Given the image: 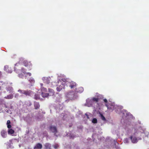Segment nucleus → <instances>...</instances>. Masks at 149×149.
I'll return each instance as SVG.
<instances>
[{
	"label": "nucleus",
	"mask_w": 149,
	"mask_h": 149,
	"mask_svg": "<svg viewBox=\"0 0 149 149\" xmlns=\"http://www.w3.org/2000/svg\"><path fill=\"white\" fill-rule=\"evenodd\" d=\"M49 129L51 131L54 133V135L55 136H58L56 134V133L57 132L56 127L53 125H51L49 127Z\"/></svg>",
	"instance_id": "obj_11"
},
{
	"label": "nucleus",
	"mask_w": 149,
	"mask_h": 149,
	"mask_svg": "<svg viewBox=\"0 0 149 149\" xmlns=\"http://www.w3.org/2000/svg\"><path fill=\"white\" fill-rule=\"evenodd\" d=\"M89 113H85V115L86 116L87 118L88 119L89 118V117H88V114H89Z\"/></svg>",
	"instance_id": "obj_38"
},
{
	"label": "nucleus",
	"mask_w": 149,
	"mask_h": 149,
	"mask_svg": "<svg viewBox=\"0 0 149 149\" xmlns=\"http://www.w3.org/2000/svg\"><path fill=\"white\" fill-rule=\"evenodd\" d=\"M18 96H19L18 94H16L15 95V97H18Z\"/></svg>",
	"instance_id": "obj_41"
},
{
	"label": "nucleus",
	"mask_w": 149,
	"mask_h": 149,
	"mask_svg": "<svg viewBox=\"0 0 149 149\" xmlns=\"http://www.w3.org/2000/svg\"><path fill=\"white\" fill-rule=\"evenodd\" d=\"M106 106L107 108L108 109L109 111L115 110V111L117 113H122L123 114L122 118L123 120V122L127 124H130V119H134V118L133 117L132 115L130 113L128 112L125 110H123L121 111V110L123 107L122 106L116 105L114 102L111 103L110 107L107 104H106Z\"/></svg>",
	"instance_id": "obj_1"
},
{
	"label": "nucleus",
	"mask_w": 149,
	"mask_h": 149,
	"mask_svg": "<svg viewBox=\"0 0 149 149\" xmlns=\"http://www.w3.org/2000/svg\"><path fill=\"white\" fill-rule=\"evenodd\" d=\"M41 91V93H45L47 91V88L44 87H42L40 88Z\"/></svg>",
	"instance_id": "obj_28"
},
{
	"label": "nucleus",
	"mask_w": 149,
	"mask_h": 149,
	"mask_svg": "<svg viewBox=\"0 0 149 149\" xmlns=\"http://www.w3.org/2000/svg\"><path fill=\"white\" fill-rule=\"evenodd\" d=\"M82 126H80V128H81V129H82Z\"/></svg>",
	"instance_id": "obj_49"
},
{
	"label": "nucleus",
	"mask_w": 149,
	"mask_h": 149,
	"mask_svg": "<svg viewBox=\"0 0 149 149\" xmlns=\"http://www.w3.org/2000/svg\"><path fill=\"white\" fill-rule=\"evenodd\" d=\"M29 81L30 82L32 86L34 83L35 81L34 79L32 77L28 78Z\"/></svg>",
	"instance_id": "obj_21"
},
{
	"label": "nucleus",
	"mask_w": 149,
	"mask_h": 149,
	"mask_svg": "<svg viewBox=\"0 0 149 149\" xmlns=\"http://www.w3.org/2000/svg\"><path fill=\"white\" fill-rule=\"evenodd\" d=\"M130 124H131L132 125V128H130L129 127V129L128 130V133L129 134H131V135H130V137L129 138H126L124 139V142L125 143H126V144H128L129 143L130 139H130V137L133 134L132 132V130H133V129H134L135 128H136V129H138V127H137V125L136 124H135V123H130ZM129 125H130V124ZM131 142H132V140H131ZM132 142V143H133Z\"/></svg>",
	"instance_id": "obj_7"
},
{
	"label": "nucleus",
	"mask_w": 149,
	"mask_h": 149,
	"mask_svg": "<svg viewBox=\"0 0 149 149\" xmlns=\"http://www.w3.org/2000/svg\"><path fill=\"white\" fill-rule=\"evenodd\" d=\"M45 148L50 149L51 146L50 144L49 143H46L45 145Z\"/></svg>",
	"instance_id": "obj_29"
},
{
	"label": "nucleus",
	"mask_w": 149,
	"mask_h": 149,
	"mask_svg": "<svg viewBox=\"0 0 149 149\" xmlns=\"http://www.w3.org/2000/svg\"><path fill=\"white\" fill-rule=\"evenodd\" d=\"M34 98L36 100H41L42 99H41L40 98V95L38 94H36L35 95Z\"/></svg>",
	"instance_id": "obj_27"
},
{
	"label": "nucleus",
	"mask_w": 149,
	"mask_h": 149,
	"mask_svg": "<svg viewBox=\"0 0 149 149\" xmlns=\"http://www.w3.org/2000/svg\"><path fill=\"white\" fill-rule=\"evenodd\" d=\"M14 95L13 94H10L4 97V98L7 99H11L13 98Z\"/></svg>",
	"instance_id": "obj_22"
},
{
	"label": "nucleus",
	"mask_w": 149,
	"mask_h": 149,
	"mask_svg": "<svg viewBox=\"0 0 149 149\" xmlns=\"http://www.w3.org/2000/svg\"><path fill=\"white\" fill-rule=\"evenodd\" d=\"M97 122V119L95 118H93L92 120V122L93 123H96Z\"/></svg>",
	"instance_id": "obj_34"
},
{
	"label": "nucleus",
	"mask_w": 149,
	"mask_h": 149,
	"mask_svg": "<svg viewBox=\"0 0 149 149\" xmlns=\"http://www.w3.org/2000/svg\"><path fill=\"white\" fill-rule=\"evenodd\" d=\"M6 90L9 93L12 94L13 92V88L11 86H8L6 87Z\"/></svg>",
	"instance_id": "obj_16"
},
{
	"label": "nucleus",
	"mask_w": 149,
	"mask_h": 149,
	"mask_svg": "<svg viewBox=\"0 0 149 149\" xmlns=\"http://www.w3.org/2000/svg\"><path fill=\"white\" fill-rule=\"evenodd\" d=\"M57 102H61L62 101V97L61 95H57L56 96V98L55 99Z\"/></svg>",
	"instance_id": "obj_15"
},
{
	"label": "nucleus",
	"mask_w": 149,
	"mask_h": 149,
	"mask_svg": "<svg viewBox=\"0 0 149 149\" xmlns=\"http://www.w3.org/2000/svg\"><path fill=\"white\" fill-rule=\"evenodd\" d=\"M1 134L3 137L6 138L7 135L6 131L4 130H2L1 132Z\"/></svg>",
	"instance_id": "obj_20"
},
{
	"label": "nucleus",
	"mask_w": 149,
	"mask_h": 149,
	"mask_svg": "<svg viewBox=\"0 0 149 149\" xmlns=\"http://www.w3.org/2000/svg\"><path fill=\"white\" fill-rule=\"evenodd\" d=\"M104 102L105 103V105H106V104H107L109 106V107H110V105H111V103H112L113 102L109 103H107L108 101L106 99H104Z\"/></svg>",
	"instance_id": "obj_30"
},
{
	"label": "nucleus",
	"mask_w": 149,
	"mask_h": 149,
	"mask_svg": "<svg viewBox=\"0 0 149 149\" xmlns=\"http://www.w3.org/2000/svg\"><path fill=\"white\" fill-rule=\"evenodd\" d=\"M43 134L45 136H46L47 135V133L46 132H45L43 133Z\"/></svg>",
	"instance_id": "obj_40"
},
{
	"label": "nucleus",
	"mask_w": 149,
	"mask_h": 149,
	"mask_svg": "<svg viewBox=\"0 0 149 149\" xmlns=\"http://www.w3.org/2000/svg\"><path fill=\"white\" fill-rule=\"evenodd\" d=\"M14 131L12 129H9L8 130V134H13L14 133Z\"/></svg>",
	"instance_id": "obj_33"
},
{
	"label": "nucleus",
	"mask_w": 149,
	"mask_h": 149,
	"mask_svg": "<svg viewBox=\"0 0 149 149\" xmlns=\"http://www.w3.org/2000/svg\"><path fill=\"white\" fill-rule=\"evenodd\" d=\"M72 127V125H69V127Z\"/></svg>",
	"instance_id": "obj_48"
},
{
	"label": "nucleus",
	"mask_w": 149,
	"mask_h": 149,
	"mask_svg": "<svg viewBox=\"0 0 149 149\" xmlns=\"http://www.w3.org/2000/svg\"><path fill=\"white\" fill-rule=\"evenodd\" d=\"M14 140H10L7 143V148L9 149V148L12 149L13 148V147L12 145L13 144L12 141H14Z\"/></svg>",
	"instance_id": "obj_14"
},
{
	"label": "nucleus",
	"mask_w": 149,
	"mask_h": 149,
	"mask_svg": "<svg viewBox=\"0 0 149 149\" xmlns=\"http://www.w3.org/2000/svg\"><path fill=\"white\" fill-rule=\"evenodd\" d=\"M41 95L42 97H47L48 96H49V94L48 93H41Z\"/></svg>",
	"instance_id": "obj_26"
},
{
	"label": "nucleus",
	"mask_w": 149,
	"mask_h": 149,
	"mask_svg": "<svg viewBox=\"0 0 149 149\" xmlns=\"http://www.w3.org/2000/svg\"><path fill=\"white\" fill-rule=\"evenodd\" d=\"M61 80L64 82V84H65L66 86H69L71 88H74L76 86L77 84L75 82L72 81L69 79L65 77L64 75V78H61Z\"/></svg>",
	"instance_id": "obj_6"
},
{
	"label": "nucleus",
	"mask_w": 149,
	"mask_h": 149,
	"mask_svg": "<svg viewBox=\"0 0 149 149\" xmlns=\"http://www.w3.org/2000/svg\"><path fill=\"white\" fill-rule=\"evenodd\" d=\"M6 106L5 104H0V113L3 112V108L6 107Z\"/></svg>",
	"instance_id": "obj_25"
},
{
	"label": "nucleus",
	"mask_w": 149,
	"mask_h": 149,
	"mask_svg": "<svg viewBox=\"0 0 149 149\" xmlns=\"http://www.w3.org/2000/svg\"><path fill=\"white\" fill-rule=\"evenodd\" d=\"M18 92L20 93L24 94L26 96H30L32 94V92L30 90H24L19 89L18 91Z\"/></svg>",
	"instance_id": "obj_10"
},
{
	"label": "nucleus",
	"mask_w": 149,
	"mask_h": 149,
	"mask_svg": "<svg viewBox=\"0 0 149 149\" xmlns=\"http://www.w3.org/2000/svg\"><path fill=\"white\" fill-rule=\"evenodd\" d=\"M2 76V73L0 71V78Z\"/></svg>",
	"instance_id": "obj_45"
},
{
	"label": "nucleus",
	"mask_w": 149,
	"mask_h": 149,
	"mask_svg": "<svg viewBox=\"0 0 149 149\" xmlns=\"http://www.w3.org/2000/svg\"><path fill=\"white\" fill-rule=\"evenodd\" d=\"M103 97L102 95H99L97 97H93L87 99L86 100L85 105L88 107H94L95 104H97L99 100Z\"/></svg>",
	"instance_id": "obj_3"
},
{
	"label": "nucleus",
	"mask_w": 149,
	"mask_h": 149,
	"mask_svg": "<svg viewBox=\"0 0 149 149\" xmlns=\"http://www.w3.org/2000/svg\"><path fill=\"white\" fill-rule=\"evenodd\" d=\"M68 136H70V137L71 138H73L74 137V136H72V135H71V134H70V135H68Z\"/></svg>",
	"instance_id": "obj_39"
},
{
	"label": "nucleus",
	"mask_w": 149,
	"mask_h": 149,
	"mask_svg": "<svg viewBox=\"0 0 149 149\" xmlns=\"http://www.w3.org/2000/svg\"><path fill=\"white\" fill-rule=\"evenodd\" d=\"M34 106L36 109L39 108L40 105L38 102H34Z\"/></svg>",
	"instance_id": "obj_24"
},
{
	"label": "nucleus",
	"mask_w": 149,
	"mask_h": 149,
	"mask_svg": "<svg viewBox=\"0 0 149 149\" xmlns=\"http://www.w3.org/2000/svg\"><path fill=\"white\" fill-rule=\"evenodd\" d=\"M31 104H32L31 103V102H29V105L30 106L31 105Z\"/></svg>",
	"instance_id": "obj_42"
},
{
	"label": "nucleus",
	"mask_w": 149,
	"mask_h": 149,
	"mask_svg": "<svg viewBox=\"0 0 149 149\" xmlns=\"http://www.w3.org/2000/svg\"><path fill=\"white\" fill-rule=\"evenodd\" d=\"M123 120L122 119L121 120V121H122V122L123 121Z\"/></svg>",
	"instance_id": "obj_50"
},
{
	"label": "nucleus",
	"mask_w": 149,
	"mask_h": 149,
	"mask_svg": "<svg viewBox=\"0 0 149 149\" xmlns=\"http://www.w3.org/2000/svg\"><path fill=\"white\" fill-rule=\"evenodd\" d=\"M50 77H44L42 78V80L44 83H46L47 84L49 83L50 81Z\"/></svg>",
	"instance_id": "obj_13"
},
{
	"label": "nucleus",
	"mask_w": 149,
	"mask_h": 149,
	"mask_svg": "<svg viewBox=\"0 0 149 149\" xmlns=\"http://www.w3.org/2000/svg\"><path fill=\"white\" fill-rule=\"evenodd\" d=\"M6 72L9 73H11L12 72V70L10 68H8V70H7V71Z\"/></svg>",
	"instance_id": "obj_37"
},
{
	"label": "nucleus",
	"mask_w": 149,
	"mask_h": 149,
	"mask_svg": "<svg viewBox=\"0 0 149 149\" xmlns=\"http://www.w3.org/2000/svg\"><path fill=\"white\" fill-rule=\"evenodd\" d=\"M64 75L61 74L60 76H58V79L59 81L53 83L52 84H54L57 86L56 90L58 91L59 92L63 89H64L65 88L66 86L65 84H64V82H63V81L62 82L60 81L61 79L60 77H61L62 78H64Z\"/></svg>",
	"instance_id": "obj_4"
},
{
	"label": "nucleus",
	"mask_w": 149,
	"mask_h": 149,
	"mask_svg": "<svg viewBox=\"0 0 149 149\" xmlns=\"http://www.w3.org/2000/svg\"><path fill=\"white\" fill-rule=\"evenodd\" d=\"M84 89L83 87H80L78 89H76L75 92L79 93H81L84 91Z\"/></svg>",
	"instance_id": "obj_19"
},
{
	"label": "nucleus",
	"mask_w": 149,
	"mask_h": 149,
	"mask_svg": "<svg viewBox=\"0 0 149 149\" xmlns=\"http://www.w3.org/2000/svg\"><path fill=\"white\" fill-rule=\"evenodd\" d=\"M8 65H6L4 66V70L7 71L8 69Z\"/></svg>",
	"instance_id": "obj_35"
},
{
	"label": "nucleus",
	"mask_w": 149,
	"mask_h": 149,
	"mask_svg": "<svg viewBox=\"0 0 149 149\" xmlns=\"http://www.w3.org/2000/svg\"><path fill=\"white\" fill-rule=\"evenodd\" d=\"M133 134L130 137L132 142L133 143H137L139 140L142 139V137L144 136L149 138V132L146 130V129L141 127H139L138 129H133Z\"/></svg>",
	"instance_id": "obj_2"
},
{
	"label": "nucleus",
	"mask_w": 149,
	"mask_h": 149,
	"mask_svg": "<svg viewBox=\"0 0 149 149\" xmlns=\"http://www.w3.org/2000/svg\"><path fill=\"white\" fill-rule=\"evenodd\" d=\"M100 115L101 119L104 121H106V118L105 117L103 116V115L101 113H100Z\"/></svg>",
	"instance_id": "obj_32"
},
{
	"label": "nucleus",
	"mask_w": 149,
	"mask_h": 149,
	"mask_svg": "<svg viewBox=\"0 0 149 149\" xmlns=\"http://www.w3.org/2000/svg\"><path fill=\"white\" fill-rule=\"evenodd\" d=\"M14 69L16 72L19 73L21 72H22V73L19 74H18V77H19L21 78H24V77L26 78V77L27 75L31 76V74L30 72H26L24 68H21V69H19L16 67H14Z\"/></svg>",
	"instance_id": "obj_5"
},
{
	"label": "nucleus",
	"mask_w": 149,
	"mask_h": 149,
	"mask_svg": "<svg viewBox=\"0 0 149 149\" xmlns=\"http://www.w3.org/2000/svg\"><path fill=\"white\" fill-rule=\"evenodd\" d=\"M42 144L40 143H37L34 148V149H42Z\"/></svg>",
	"instance_id": "obj_18"
},
{
	"label": "nucleus",
	"mask_w": 149,
	"mask_h": 149,
	"mask_svg": "<svg viewBox=\"0 0 149 149\" xmlns=\"http://www.w3.org/2000/svg\"><path fill=\"white\" fill-rule=\"evenodd\" d=\"M113 141L114 146L113 147H114L116 149H121L120 147L118 146V143L115 140L112 139Z\"/></svg>",
	"instance_id": "obj_17"
},
{
	"label": "nucleus",
	"mask_w": 149,
	"mask_h": 149,
	"mask_svg": "<svg viewBox=\"0 0 149 149\" xmlns=\"http://www.w3.org/2000/svg\"><path fill=\"white\" fill-rule=\"evenodd\" d=\"M10 121L9 120H8L7 121V127L8 128H10L11 127V126L10 124Z\"/></svg>",
	"instance_id": "obj_31"
},
{
	"label": "nucleus",
	"mask_w": 149,
	"mask_h": 149,
	"mask_svg": "<svg viewBox=\"0 0 149 149\" xmlns=\"http://www.w3.org/2000/svg\"><path fill=\"white\" fill-rule=\"evenodd\" d=\"M43 84H42V83H40V85L41 87H43Z\"/></svg>",
	"instance_id": "obj_44"
},
{
	"label": "nucleus",
	"mask_w": 149,
	"mask_h": 149,
	"mask_svg": "<svg viewBox=\"0 0 149 149\" xmlns=\"http://www.w3.org/2000/svg\"><path fill=\"white\" fill-rule=\"evenodd\" d=\"M66 97L70 100H74L78 98V95L75 92L71 91L66 93Z\"/></svg>",
	"instance_id": "obj_8"
},
{
	"label": "nucleus",
	"mask_w": 149,
	"mask_h": 149,
	"mask_svg": "<svg viewBox=\"0 0 149 149\" xmlns=\"http://www.w3.org/2000/svg\"><path fill=\"white\" fill-rule=\"evenodd\" d=\"M5 111L7 113H8V110H7L6 109L5 110Z\"/></svg>",
	"instance_id": "obj_46"
},
{
	"label": "nucleus",
	"mask_w": 149,
	"mask_h": 149,
	"mask_svg": "<svg viewBox=\"0 0 149 149\" xmlns=\"http://www.w3.org/2000/svg\"><path fill=\"white\" fill-rule=\"evenodd\" d=\"M21 145H21V144L19 145V148L21 147Z\"/></svg>",
	"instance_id": "obj_47"
},
{
	"label": "nucleus",
	"mask_w": 149,
	"mask_h": 149,
	"mask_svg": "<svg viewBox=\"0 0 149 149\" xmlns=\"http://www.w3.org/2000/svg\"><path fill=\"white\" fill-rule=\"evenodd\" d=\"M59 147V145L58 144H55L54 145V147L55 149H57Z\"/></svg>",
	"instance_id": "obj_36"
},
{
	"label": "nucleus",
	"mask_w": 149,
	"mask_h": 149,
	"mask_svg": "<svg viewBox=\"0 0 149 149\" xmlns=\"http://www.w3.org/2000/svg\"><path fill=\"white\" fill-rule=\"evenodd\" d=\"M61 116H63V117H65V115H64V114L62 113L61 114Z\"/></svg>",
	"instance_id": "obj_43"
},
{
	"label": "nucleus",
	"mask_w": 149,
	"mask_h": 149,
	"mask_svg": "<svg viewBox=\"0 0 149 149\" xmlns=\"http://www.w3.org/2000/svg\"><path fill=\"white\" fill-rule=\"evenodd\" d=\"M48 91L49 92V96H52L54 95V92L53 90L49 88Z\"/></svg>",
	"instance_id": "obj_23"
},
{
	"label": "nucleus",
	"mask_w": 149,
	"mask_h": 149,
	"mask_svg": "<svg viewBox=\"0 0 149 149\" xmlns=\"http://www.w3.org/2000/svg\"><path fill=\"white\" fill-rule=\"evenodd\" d=\"M23 62L24 65L26 67H29V69L30 70L32 66L31 63L30 62H28L26 60H24V59L23 58H20L19 59V63H17L15 64V67L18 66L19 65L20 63H21Z\"/></svg>",
	"instance_id": "obj_9"
},
{
	"label": "nucleus",
	"mask_w": 149,
	"mask_h": 149,
	"mask_svg": "<svg viewBox=\"0 0 149 149\" xmlns=\"http://www.w3.org/2000/svg\"><path fill=\"white\" fill-rule=\"evenodd\" d=\"M63 104H57L55 107V109L56 110L57 112L58 113H59V111L63 109Z\"/></svg>",
	"instance_id": "obj_12"
}]
</instances>
